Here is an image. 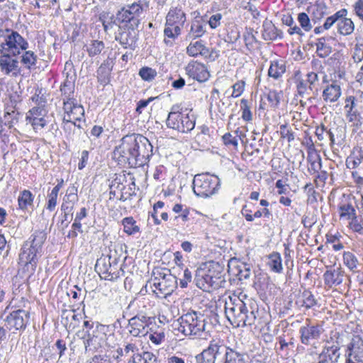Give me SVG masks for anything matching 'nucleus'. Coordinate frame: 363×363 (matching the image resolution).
I'll use <instances>...</instances> for the list:
<instances>
[{
  "mask_svg": "<svg viewBox=\"0 0 363 363\" xmlns=\"http://www.w3.org/2000/svg\"><path fill=\"white\" fill-rule=\"evenodd\" d=\"M225 314L232 325L236 328L262 325V314L257 303L246 295L229 296L225 302Z\"/></svg>",
  "mask_w": 363,
  "mask_h": 363,
  "instance_id": "1",
  "label": "nucleus"
},
{
  "mask_svg": "<svg viewBox=\"0 0 363 363\" xmlns=\"http://www.w3.org/2000/svg\"><path fill=\"white\" fill-rule=\"evenodd\" d=\"M206 318L203 314L195 311L188 312L177 320L173 324L174 330H177L185 336L200 335L206 330Z\"/></svg>",
  "mask_w": 363,
  "mask_h": 363,
  "instance_id": "2",
  "label": "nucleus"
},
{
  "mask_svg": "<svg viewBox=\"0 0 363 363\" xmlns=\"http://www.w3.org/2000/svg\"><path fill=\"white\" fill-rule=\"evenodd\" d=\"M186 1L179 4L175 7H172L166 16L164 34L170 38H176L181 34V30L186 22V13L184 6Z\"/></svg>",
  "mask_w": 363,
  "mask_h": 363,
  "instance_id": "3",
  "label": "nucleus"
},
{
  "mask_svg": "<svg viewBox=\"0 0 363 363\" xmlns=\"http://www.w3.org/2000/svg\"><path fill=\"white\" fill-rule=\"evenodd\" d=\"M220 179L209 174H196L193 180V191L200 197H209L216 194L220 186Z\"/></svg>",
  "mask_w": 363,
  "mask_h": 363,
  "instance_id": "4",
  "label": "nucleus"
},
{
  "mask_svg": "<svg viewBox=\"0 0 363 363\" xmlns=\"http://www.w3.org/2000/svg\"><path fill=\"white\" fill-rule=\"evenodd\" d=\"M153 286L155 290L153 291L157 297H167L172 294L177 288V277L171 274L168 269L157 270L154 272Z\"/></svg>",
  "mask_w": 363,
  "mask_h": 363,
  "instance_id": "5",
  "label": "nucleus"
},
{
  "mask_svg": "<svg viewBox=\"0 0 363 363\" xmlns=\"http://www.w3.org/2000/svg\"><path fill=\"white\" fill-rule=\"evenodd\" d=\"M166 125L181 133H189L195 127V118L193 115L179 111V107L173 106L168 114Z\"/></svg>",
  "mask_w": 363,
  "mask_h": 363,
  "instance_id": "6",
  "label": "nucleus"
},
{
  "mask_svg": "<svg viewBox=\"0 0 363 363\" xmlns=\"http://www.w3.org/2000/svg\"><path fill=\"white\" fill-rule=\"evenodd\" d=\"M0 35L5 37V42L1 45V53L12 55L15 57L28 48V43L16 31L0 29Z\"/></svg>",
  "mask_w": 363,
  "mask_h": 363,
  "instance_id": "7",
  "label": "nucleus"
},
{
  "mask_svg": "<svg viewBox=\"0 0 363 363\" xmlns=\"http://www.w3.org/2000/svg\"><path fill=\"white\" fill-rule=\"evenodd\" d=\"M230 347L220 340H213L207 348L196 357L197 363H223L227 350Z\"/></svg>",
  "mask_w": 363,
  "mask_h": 363,
  "instance_id": "8",
  "label": "nucleus"
},
{
  "mask_svg": "<svg viewBox=\"0 0 363 363\" xmlns=\"http://www.w3.org/2000/svg\"><path fill=\"white\" fill-rule=\"evenodd\" d=\"M113 157L121 164H128L130 166H135L138 164L132 150L130 139L128 135L123 137L121 143L115 148Z\"/></svg>",
  "mask_w": 363,
  "mask_h": 363,
  "instance_id": "9",
  "label": "nucleus"
},
{
  "mask_svg": "<svg viewBox=\"0 0 363 363\" xmlns=\"http://www.w3.org/2000/svg\"><path fill=\"white\" fill-rule=\"evenodd\" d=\"M130 139V145L132 150L137 161H140L148 157L152 152V145L149 140L142 135H128Z\"/></svg>",
  "mask_w": 363,
  "mask_h": 363,
  "instance_id": "10",
  "label": "nucleus"
},
{
  "mask_svg": "<svg viewBox=\"0 0 363 363\" xmlns=\"http://www.w3.org/2000/svg\"><path fill=\"white\" fill-rule=\"evenodd\" d=\"M323 332L324 329L321 324H312L311 320L306 318L305 324L299 329L301 342L303 345H309L311 340H318Z\"/></svg>",
  "mask_w": 363,
  "mask_h": 363,
  "instance_id": "11",
  "label": "nucleus"
},
{
  "mask_svg": "<svg viewBox=\"0 0 363 363\" xmlns=\"http://www.w3.org/2000/svg\"><path fill=\"white\" fill-rule=\"evenodd\" d=\"M30 313L23 309L12 311L6 318V326L11 330H24L29 321Z\"/></svg>",
  "mask_w": 363,
  "mask_h": 363,
  "instance_id": "12",
  "label": "nucleus"
},
{
  "mask_svg": "<svg viewBox=\"0 0 363 363\" xmlns=\"http://www.w3.org/2000/svg\"><path fill=\"white\" fill-rule=\"evenodd\" d=\"M142 12V6L138 3H133L118 11L117 18L121 22L129 23L130 27L137 26L139 23L138 17Z\"/></svg>",
  "mask_w": 363,
  "mask_h": 363,
  "instance_id": "13",
  "label": "nucleus"
},
{
  "mask_svg": "<svg viewBox=\"0 0 363 363\" xmlns=\"http://www.w3.org/2000/svg\"><path fill=\"white\" fill-rule=\"evenodd\" d=\"M45 116L46 111L43 106H35L26 113V121L27 124H30L35 132L38 133L41 131L48 123Z\"/></svg>",
  "mask_w": 363,
  "mask_h": 363,
  "instance_id": "14",
  "label": "nucleus"
},
{
  "mask_svg": "<svg viewBox=\"0 0 363 363\" xmlns=\"http://www.w3.org/2000/svg\"><path fill=\"white\" fill-rule=\"evenodd\" d=\"M150 318L138 315L129 320L128 331L133 337L145 336L148 333Z\"/></svg>",
  "mask_w": 363,
  "mask_h": 363,
  "instance_id": "15",
  "label": "nucleus"
},
{
  "mask_svg": "<svg viewBox=\"0 0 363 363\" xmlns=\"http://www.w3.org/2000/svg\"><path fill=\"white\" fill-rule=\"evenodd\" d=\"M95 269L101 277L104 279L113 281L118 277V273L115 271V267L111 263L110 256L101 257L98 259Z\"/></svg>",
  "mask_w": 363,
  "mask_h": 363,
  "instance_id": "16",
  "label": "nucleus"
},
{
  "mask_svg": "<svg viewBox=\"0 0 363 363\" xmlns=\"http://www.w3.org/2000/svg\"><path fill=\"white\" fill-rule=\"evenodd\" d=\"M64 115L63 121H81L84 116V110L82 106L78 105L75 101L63 104Z\"/></svg>",
  "mask_w": 363,
  "mask_h": 363,
  "instance_id": "17",
  "label": "nucleus"
},
{
  "mask_svg": "<svg viewBox=\"0 0 363 363\" xmlns=\"http://www.w3.org/2000/svg\"><path fill=\"white\" fill-rule=\"evenodd\" d=\"M186 74L194 79L199 82H203L208 79L210 77L209 72L206 67L198 62H191L186 67Z\"/></svg>",
  "mask_w": 363,
  "mask_h": 363,
  "instance_id": "18",
  "label": "nucleus"
},
{
  "mask_svg": "<svg viewBox=\"0 0 363 363\" xmlns=\"http://www.w3.org/2000/svg\"><path fill=\"white\" fill-rule=\"evenodd\" d=\"M41 256V252L33 247H30L27 244H24L22 251L19 255V263L27 266L30 264L32 267H35L38 258Z\"/></svg>",
  "mask_w": 363,
  "mask_h": 363,
  "instance_id": "19",
  "label": "nucleus"
},
{
  "mask_svg": "<svg viewBox=\"0 0 363 363\" xmlns=\"http://www.w3.org/2000/svg\"><path fill=\"white\" fill-rule=\"evenodd\" d=\"M0 57V68L2 72L8 75L11 74L17 76L19 73L18 62L12 55L1 53Z\"/></svg>",
  "mask_w": 363,
  "mask_h": 363,
  "instance_id": "20",
  "label": "nucleus"
},
{
  "mask_svg": "<svg viewBox=\"0 0 363 363\" xmlns=\"http://www.w3.org/2000/svg\"><path fill=\"white\" fill-rule=\"evenodd\" d=\"M340 357V347L338 346H325L318 354L317 363H337Z\"/></svg>",
  "mask_w": 363,
  "mask_h": 363,
  "instance_id": "21",
  "label": "nucleus"
},
{
  "mask_svg": "<svg viewBox=\"0 0 363 363\" xmlns=\"http://www.w3.org/2000/svg\"><path fill=\"white\" fill-rule=\"evenodd\" d=\"M339 12H342V14L338 16L337 22V32L342 35H349L354 32V23L351 18L347 17L348 13L347 9H342Z\"/></svg>",
  "mask_w": 363,
  "mask_h": 363,
  "instance_id": "22",
  "label": "nucleus"
},
{
  "mask_svg": "<svg viewBox=\"0 0 363 363\" xmlns=\"http://www.w3.org/2000/svg\"><path fill=\"white\" fill-rule=\"evenodd\" d=\"M136 36V31L134 30L133 27H132L131 29H127L120 33L116 36V40L125 48L134 50L137 41Z\"/></svg>",
  "mask_w": 363,
  "mask_h": 363,
  "instance_id": "23",
  "label": "nucleus"
},
{
  "mask_svg": "<svg viewBox=\"0 0 363 363\" xmlns=\"http://www.w3.org/2000/svg\"><path fill=\"white\" fill-rule=\"evenodd\" d=\"M343 277L344 272L340 267L327 270L323 274L325 284L330 288L342 284Z\"/></svg>",
  "mask_w": 363,
  "mask_h": 363,
  "instance_id": "24",
  "label": "nucleus"
},
{
  "mask_svg": "<svg viewBox=\"0 0 363 363\" xmlns=\"http://www.w3.org/2000/svg\"><path fill=\"white\" fill-rule=\"evenodd\" d=\"M342 95V89L340 86L333 82L331 84L327 85L323 91V99L325 102H336Z\"/></svg>",
  "mask_w": 363,
  "mask_h": 363,
  "instance_id": "25",
  "label": "nucleus"
},
{
  "mask_svg": "<svg viewBox=\"0 0 363 363\" xmlns=\"http://www.w3.org/2000/svg\"><path fill=\"white\" fill-rule=\"evenodd\" d=\"M60 91L63 104L67 103V101H76L74 98V80L72 77L69 78V76H67L66 79L60 86Z\"/></svg>",
  "mask_w": 363,
  "mask_h": 363,
  "instance_id": "26",
  "label": "nucleus"
},
{
  "mask_svg": "<svg viewBox=\"0 0 363 363\" xmlns=\"http://www.w3.org/2000/svg\"><path fill=\"white\" fill-rule=\"evenodd\" d=\"M125 186L121 183V177H116L113 182L111 185L110 186V199L116 198L120 201H125L126 198L124 197L123 190Z\"/></svg>",
  "mask_w": 363,
  "mask_h": 363,
  "instance_id": "27",
  "label": "nucleus"
},
{
  "mask_svg": "<svg viewBox=\"0 0 363 363\" xmlns=\"http://www.w3.org/2000/svg\"><path fill=\"white\" fill-rule=\"evenodd\" d=\"M46 240V233L43 230L35 231L30 237V240L25 243L42 252V247Z\"/></svg>",
  "mask_w": 363,
  "mask_h": 363,
  "instance_id": "28",
  "label": "nucleus"
},
{
  "mask_svg": "<svg viewBox=\"0 0 363 363\" xmlns=\"http://www.w3.org/2000/svg\"><path fill=\"white\" fill-rule=\"evenodd\" d=\"M186 52L189 55L196 57L198 55L208 56L209 50L206 48L201 41L191 43L186 48Z\"/></svg>",
  "mask_w": 363,
  "mask_h": 363,
  "instance_id": "29",
  "label": "nucleus"
},
{
  "mask_svg": "<svg viewBox=\"0 0 363 363\" xmlns=\"http://www.w3.org/2000/svg\"><path fill=\"white\" fill-rule=\"evenodd\" d=\"M286 72V66L282 60L272 61L268 70V75L275 79L281 77Z\"/></svg>",
  "mask_w": 363,
  "mask_h": 363,
  "instance_id": "30",
  "label": "nucleus"
},
{
  "mask_svg": "<svg viewBox=\"0 0 363 363\" xmlns=\"http://www.w3.org/2000/svg\"><path fill=\"white\" fill-rule=\"evenodd\" d=\"M206 33L205 25L199 20L191 23L190 30L186 35V39H195L201 37Z\"/></svg>",
  "mask_w": 363,
  "mask_h": 363,
  "instance_id": "31",
  "label": "nucleus"
},
{
  "mask_svg": "<svg viewBox=\"0 0 363 363\" xmlns=\"http://www.w3.org/2000/svg\"><path fill=\"white\" fill-rule=\"evenodd\" d=\"M34 196L29 190H23L20 193L18 198V203L20 209L27 210L33 206Z\"/></svg>",
  "mask_w": 363,
  "mask_h": 363,
  "instance_id": "32",
  "label": "nucleus"
},
{
  "mask_svg": "<svg viewBox=\"0 0 363 363\" xmlns=\"http://www.w3.org/2000/svg\"><path fill=\"white\" fill-rule=\"evenodd\" d=\"M112 69L111 62L104 61L97 70L98 79L103 83H107L109 80V76Z\"/></svg>",
  "mask_w": 363,
  "mask_h": 363,
  "instance_id": "33",
  "label": "nucleus"
},
{
  "mask_svg": "<svg viewBox=\"0 0 363 363\" xmlns=\"http://www.w3.org/2000/svg\"><path fill=\"white\" fill-rule=\"evenodd\" d=\"M223 363H245L244 354L230 347Z\"/></svg>",
  "mask_w": 363,
  "mask_h": 363,
  "instance_id": "34",
  "label": "nucleus"
},
{
  "mask_svg": "<svg viewBox=\"0 0 363 363\" xmlns=\"http://www.w3.org/2000/svg\"><path fill=\"white\" fill-rule=\"evenodd\" d=\"M269 266L272 271L276 273H281L283 270L281 255L279 252H274L269 256Z\"/></svg>",
  "mask_w": 363,
  "mask_h": 363,
  "instance_id": "35",
  "label": "nucleus"
},
{
  "mask_svg": "<svg viewBox=\"0 0 363 363\" xmlns=\"http://www.w3.org/2000/svg\"><path fill=\"white\" fill-rule=\"evenodd\" d=\"M124 232L128 235H133L140 231V228L136 225V221L132 217H126L123 219Z\"/></svg>",
  "mask_w": 363,
  "mask_h": 363,
  "instance_id": "36",
  "label": "nucleus"
},
{
  "mask_svg": "<svg viewBox=\"0 0 363 363\" xmlns=\"http://www.w3.org/2000/svg\"><path fill=\"white\" fill-rule=\"evenodd\" d=\"M344 264L353 272H357L359 261L357 257L351 252H345L343 254Z\"/></svg>",
  "mask_w": 363,
  "mask_h": 363,
  "instance_id": "37",
  "label": "nucleus"
},
{
  "mask_svg": "<svg viewBox=\"0 0 363 363\" xmlns=\"http://www.w3.org/2000/svg\"><path fill=\"white\" fill-rule=\"evenodd\" d=\"M340 218L350 220L356 216V211L351 203H342L338 207Z\"/></svg>",
  "mask_w": 363,
  "mask_h": 363,
  "instance_id": "38",
  "label": "nucleus"
},
{
  "mask_svg": "<svg viewBox=\"0 0 363 363\" xmlns=\"http://www.w3.org/2000/svg\"><path fill=\"white\" fill-rule=\"evenodd\" d=\"M281 96V91H277L276 90H269L265 94V96L269 102L270 107L273 108H275L279 106Z\"/></svg>",
  "mask_w": 363,
  "mask_h": 363,
  "instance_id": "39",
  "label": "nucleus"
},
{
  "mask_svg": "<svg viewBox=\"0 0 363 363\" xmlns=\"http://www.w3.org/2000/svg\"><path fill=\"white\" fill-rule=\"evenodd\" d=\"M316 72H310L306 74V82L309 84V89L312 91L313 86L318 81V73H324L323 67L320 64L319 66L315 67Z\"/></svg>",
  "mask_w": 363,
  "mask_h": 363,
  "instance_id": "40",
  "label": "nucleus"
},
{
  "mask_svg": "<svg viewBox=\"0 0 363 363\" xmlns=\"http://www.w3.org/2000/svg\"><path fill=\"white\" fill-rule=\"evenodd\" d=\"M302 306H304L306 309H310L318 303L317 299L311 291H305L302 294Z\"/></svg>",
  "mask_w": 363,
  "mask_h": 363,
  "instance_id": "41",
  "label": "nucleus"
},
{
  "mask_svg": "<svg viewBox=\"0 0 363 363\" xmlns=\"http://www.w3.org/2000/svg\"><path fill=\"white\" fill-rule=\"evenodd\" d=\"M36 61L37 56L33 51H26L21 56V62L28 69H30L35 65Z\"/></svg>",
  "mask_w": 363,
  "mask_h": 363,
  "instance_id": "42",
  "label": "nucleus"
},
{
  "mask_svg": "<svg viewBox=\"0 0 363 363\" xmlns=\"http://www.w3.org/2000/svg\"><path fill=\"white\" fill-rule=\"evenodd\" d=\"M104 49V44L102 41L93 40L87 48V52L90 57H94L101 52Z\"/></svg>",
  "mask_w": 363,
  "mask_h": 363,
  "instance_id": "43",
  "label": "nucleus"
},
{
  "mask_svg": "<svg viewBox=\"0 0 363 363\" xmlns=\"http://www.w3.org/2000/svg\"><path fill=\"white\" fill-rule=\"evenodd\" d=\"M240 110L242 111L241 117L245 121H251L252 120V113L247 99H241Z\"/></svg>",
  "mask_w": 363,
  "mask_h": 363,
  "instance_id": "44",
  "label": "nucleus"
},
{
  "mask_svg": "<svg viewBox=\"0 0 363 363\" xmlns=\"http://www.w3.org/2000/svg\"><path fill=\"white\" fill-rule=\"evenodd\" d=\"M77 189L74 185L69 186L63 199V202L73 205L77 201Z\"/></svg>",
  "mask_w": 363,
  "mask_h": 363,
  "instance_id": "45",
  "label": "nucleus"
},
{
  "mask_svg": "<svg viewBox=\"0 0 363 363\" xmlns=\"http://www.w3.org/2000/svg\"><path fill=\"white\" fill-rule=\"evenodd\" d=\"M139 75L143 80L150 82L157 76V72L151 67H143L140 69Z\"/></svg>",
  "mask_w": 363,
  "mask_h": 363,
  "instance_id": "46",
  "label": "nucleus"
},
{
  "mask_svg": "<svg viewBox=\"0 0 363 363\" xmlns=\"http://www.w3.org/2000/svg\"><path fill=\"white\" fill-rule=\"evenodd\" d=\"M316 50L318 55L321 57H325L329 55L331 52V49L325 43L324 38H320L316 43Z\"/></svg>",
  "mask_w": 363,
  "mask_h": 363,
  "instance_id": "47",
  "label": "nucleus"
},
{
  "mask_svg": "<svg viewBox=\"0 0 363 363\" xmlns=\"http://www.w3.org/2000/svg\"><path fill=\"white\" fill-rule=\"evenodd\" d=\"M97 337L94 335V333H91L89 330H86L84 339V345L85 349L87 350L88 347H93L94 349H96L99 345L96 344Z\"/></svg>",
  "mask_w": 363,
  "mask_h": 363,
  "instance_id": "48",
  "label": "nucleus"
},
{
  "mask_svg": "<svg viewBox=\"0 0 363 363\" xmlns=\"http://www.w3.org/2000/svg\"><path fill=\"white\" fill-rule=\"evenodd\" d=\"M280 135L282 138L287 139L289 143H291L295 138L294 133L288 128L286 123L280 125Z\"/></svg>",
  "mask_w": 363,
  "mask_h": 363,
  "instance_id": "49",
  "label": "nucleus"
},
{
  "mask_svg": "<svg viewBox=\"0 0 363 363\" xmlns=\"http://www.w3.org/2000/svg\"><path fill=\"white\" fill-rule=\"evenodd\" d=\"M298 22L305 31H309L312 28L308 16L306 13H301L298 16Z\"/></svg>",
  "mask_w": 363,
  "mask_h": 363,
  "instance_id": "50",
  "label": "nucleus"
},
{
  "mask_svg": "<svg viewBox=\"0 0 363 363\" xmlns=\"http://www.w3.org/2000/svg\"><path fill=\"white\" fill-rule=\"evenodd\" d=\"M296 89L298 94L304 97L306 95L308 94L309 86H308L307 82H306L303 79H298L296 81Z\"/></svg>",
  "mask_w": 363,
  "mask_h": 363,
  "instance_id": "51",
  "label": "nucleus"
},
{
  "mask_svg": "<svg viewBox=\"0 0 363 363\" xmlns=\"http://www.w3.org/2000/svg\"><path fill=\"white\" fill-rule=\"evenodd\" d=\"M245 82L240 80L233 85L232 96L234 98L238 97L242 95L245 90Z\"/></svg>",
  "mask_w": 363,
  "mask_h": 363,
  "instance_id": "52",
  "label": "nucleus"
},
{
  "mask_svg": "<svg viewBox=\"0 0 363 363\" xmlns=\"http://www.w3.org/2000/svg\"><path fill=\"white\" fill-rule=\"evenodd\" d=\"M342 14V13H340L339 11H337L333 15L328 17L325 21V23L323 25V28L324 30H328L330 29L335 23L337 24V22L338 21V16Z\"/></svg>",
  "mask_w": 363,
  "mask_h": 363,
  "instance_id": "53",
  "label": "nucleus"
},
{
  "mask_svg": "<svg viewBox=\"0 0 363 363\" xmlns=\"http://www.w3.org/2000/svg\"><path fill=\"white\" fill-rule=\"evenodd\" d=\"M140 361L142 363H160L157 357L152 352H144L140 355Z\"/></svg>",
  "mask_w": 363,
  "mask_h": 363,
  "instance_id": "54",
  "label": "nucleus"
},
{
  "mask_svg": "<svg viewBox=\"0 0 363 363\" xmlns=\"http://www.w3.org/2000/svg\"><path fill=\"white\" fill-rule=\"evenodd\" d=\"M57 194L51 191L48 195V200L46 204V208L50 211H53L55 209L57 203Z\"/></svg>",
  "mask_w": 363,
  "mask_h": 363,
  "instance_id": "55",
  "label": "nucleus"
},
{
  "mask_svg": "<svg viewBox=\"0 0 363 363\" xmlns=\"http://www.w3.org/2000/svg\"><path fill=\"white\" fill-rule=\"evenodd\" d=\"M278 341H279V347L277 348V350L281 354L288 355L289 354V351L291 350V348H290L289 344L287 343V342L286 341V340L283 337L279 336L278 337Z\"/></svg>",
  "mask_w": 363,
  "mask_h": 363,
  "instance_id": "56",
  "label": "nucleus"
},
{
  "mask_svg": "<svg viewBox=\"0 0 363 363\" xmlns=\"http://www.w3.org/2000/svg\"><path fill=\"white\" fill-rule=\"evenodd\" d=\"M76 125V121L72 120H69L68 121L62 120V128L69 136H71V135L74 133Z\"/></svg>",
  "mask_w": 363,
  "mask_h": 363,
  "instance_id": "57",
  "label": "nucleus"
},
{
  "mask_svg": "<svg viewBox=\"0 0 363 363\" xmlns=\"http://www.w3.org/2000/svg\"><path fill=\"white\" fill-rule=\"evenodd\" d=\"M362 347H363V340L359 336H354L351 342L348 345V349L350 350H353L355 349L361 350Z\"/></svg>",
  "mask_w": 363,
  "mask_h": 363,
  "instance_id": "58",
  "label": "nucleus"
},
{
  "mask_svg": "<svg viewBox=\"0 0 363 363\" xmlns=\"http://www.w3.org/2000/svg\"><path fill=\"white\" fill-rule=\"evenodd\" d=\"M350 220L351 221L349 223L350 228L354 232L363 233L362 225L358 221L357 216H354Z\"/></svg>",
  "mask_w": 363,
  "mask_h": 363,
  "instance_id": "59",
  "label": "nucleus"
},
{
  "mask_svg": "<svg viewBox=\"0 0 363 363\" xmlns=\"http://www.w3.org/2000/svg\"><path fill=\"white\" fill-rule=\"evenodd\" d=\"M192 279L191 272L189 269H185L184 271L183 278L180 279V286L185 288L187 286L188 283L191 282Z\"/></svg>",
  "mask_w": 363,
  "mask_h": 363,
  "instance_id": "60",
  "label": "nucleus"
},
{
  "mask_svg": "<svg viewBox=\"0 0 363 363\" xmlns=\"http://www.w3.org/2000/svg\"><path fill=\"white\" fill-rule=\"evenodd\" d=\"M222 15L220 13H216L211 16L208 20V24L213 29L218 28L220 25V20Z\"/></svg>",
  "mask_w": 363,
  "mask_h": 363,
  "instance_id": "61",
  "label": "nucleus"
},
{
  "mask_svg": "<svg viewBox=\"0 0 363 363\" xmlns=\"http://www.w3.org/2000/svg\"><path fill=\"white\" fill-rule=\"evenodd\" d=\"M223 141L225 145L238 146V140L233 137L230 133H227L223 136Z\"/></svg>",
  "mask_w": 363,
  "mask_h": 363,
  "instance_id": "62",
  "label": "nucleus"
},
{
  "mask_svg": "<svg viewBox=\"0 0 363 363\" xmlns=\"http://www.w3.org/2000/svg\"><path fill=\"white\" fill-rule=\"evenodd\" d=\"M354 11L359 19L363 20V0L357 1L354 6Z\"/></svg>",
  "mask_w": 363,
  "mask_h": 363,
  "instance_id": "63",
  "label": "nucleus"
},
{
  "mask_svg": "<svg viewBox=\"0 0 363 363\" xmlns=\"http://www.w3.org/2000/svg\"><path fill=\"white\" fill-rule=\"evenodd\" d=\"M149 339L155 344L159 345L160 344L162 340L164 339V333H153L150 334L149 336Z\"/></svg>",
  "mask_w": 363,
  "mask_h": 363,
  "instance_id": "64",
  "label": "nucleus"
}]
</instances>
